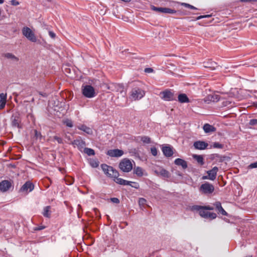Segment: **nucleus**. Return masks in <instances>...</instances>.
I'll use <instances>...</instances> for the list:
<instances>
[{
	"mask_svg": "<svg viewBox=\"0 0 257 257\" xmlns=\"http://www.w3.org/2000/svg\"><path fill=\"white\" fill-rule=\"evenodd\" d=\"M101 168L104 173L109 178L113 179V180L117 183L121 185L130 184L131 182L127 180L118 178L119 175L118 172L112 166H108L105 164L101 165Z\"/></svg>",
	"mask_w": 257,
	"mask_h": 257,
	"instance_id": "nucleus-1",
	"label": "nucleus"
},
{
	"mask_svg": "<svg viewBox=\"0 0 257 257\" xmlns=\"http://www.w3.org/2000/svg\"><path fill=\"white\" fill-rule=\"evenodd\" d=\"M151 9L152 10L160 13H165L170 14L177 13L178 16L185 15L187 14L186 13H183L180 11H176L175 10L171 9L169 8L156 7L153 5L151 6Z\"/></svg>",
	"mask_w": 257,
	"mask_h": 257,
	"instance_id": "nucleus-2",
	"label": "nucleus"
},
{
	"mask_svg": "<svg viewBox=\"0 0 257 257\" xmlns=\"http://www.w3.org/2000/svg\"><path fill=\"white\" fill-rule=\"evenodd\" d=\"M119 168L124 172H129L133 169V164L129 159L125 158L119 163Z\"/></svg>",
	"mask_w": 257,
	"mask_h": 257,
	"instance_id": "nucleus-3",
	"label": "nucleus"
},
{
	"mask_svg": "<svg viewBox=\"0 0 257 257\" xmlns=\"http://www.w3.org/2000/svg\"><path fill=\"white\" fill-rule=\"evenodd\" d=\"M82 92V94L87 98H92L96 95L94 88L90 85L83 86Z\"/></svg>",
	"mask_w": 257,
	"mask_h": 257,
	"instance_id": "nucleus-4",
	"label": "nucleus"
},
{
	"mask_svg": "<svg viewBox=\"0 0 257 257\" xmlns=\"http://www.w3.org/2000/svg\"><path fill=\"white\" fill-rule=\"evenodd\" d=\"M22 33L29 41L32 42H37V39L34 33L29 27H24L22 29Z\"/></svg>",
	"mask_w": 257,
	"mask_h": 257,
	"instance_id": "nucleus-5",
	"label": "nucleus"
},
{
	"mask_svg": "<svg viewBox=\"0 0 257 257\" xmlns=\"http://www.w3.org/2000/svg\"><path fill=\"white\" fill-rule=\"evenodd\" d=\"M11 125L13 127L21 128V114L19 112L13 113L11 117Z\"/></svg>",
	"mask_w": 257,
	"mask_h": 257,
	"instance_id": "nucleus-6",
	"label": "nucleus"
},
{
	"mask_svg": "<svg viewBox=\"0 0 257 257\" xmlns=\"http://www.w3.org/2000/svg\"><path fill=\"white\" fill-rule=\"evenodd\" d=\"M214 190V186L208 182L202 184L199 188V191L202 194L206 195L212 193Z\"/></svg>",
	"mask_w": 257,
	"mask_h": 257,
	"instance_id": "nucleus-7",
	"label": "nucleus"
},
{
	"mask_svg": "<svg viewBox=\"0 0 257 257\" xmlns=\"http://www.w3.org/2000/svg\"><path fill=\"white\" fill-rule=\"evenodd\" d=\"M145 94V91L141 88L135 87L132 90L131 97L135 100H138L141 99Z\"/></svg>",
	"mask_w": 257,
	"mask_h": 257,
	"instance_id": "nucleus-8",
	"label": "nucleus"
},
{
	"mask_svg": "<svg viewBox=\"0 0 257 257\" xmlns=\"http://www.w3.org/2000/svg\"><path fill=\"white\" fill-rule=\"evenodd\" d=\"M192 211H197L199 212V215L206 219L210 218L211 219H213L216 218L217 215L216 213L213 212H209L206 210H204L203 209H200L199 210H190Z\"/></svg>",
	"mask_w": 257,
	"mask_h": 257,
	"instance_id": "nucleus-9",
	"label": "nucleus"
},
{
	"mask_svg": "<svg viewBox=\"0 0 257 257\" xmlns=\"http://www.w3.org/2000/svg\"><path fill=\"white\" fill-rule=\"evenodd\" d=\"M34 189V185L33 183L30 181H28L21 187L19 190V192L27 194L32 191Z\"/></svg>",
	"mask_w": 257,
	"mask_h": 257,
	"instance_id": "nucleus-10",
	"label": "nucleus"
},
{
	"mask_svg": "<svg viewBox=\"0 0 257 257\" xmlns=\"http://www.w3.org/2000/svg\"><path fill=\"white\" fill-rule=\"evenodd\" d=\"M160 95L161 98L165 101H172L174 99V93L168 89L161 92Z\"/></svg>",
	"mask_w": 257,
	"mask_h": 257,
	"instance_id": "nucleus-11",
	"label": "nucleus"
},
{
	"mask_svg": "<svg viewBox=\"0 0 257 257\" xmlns=\"http://www.w3.org/2000/svg\"><path fill=\"white\" fill-rule=\"evenodd\" d=\"M162 151L164 155L166 157H171L173 155V148L169 145L162 146Z\"/></svg>",
	"mask_w": 257,
	"mask_h": 257,
	"instance_id": "nucleus-12",
	"label": "nucleus"
},
{
	"mask_svg": "<svg viewBox=\"0 0 257 257\" xmlns=\"http://www.w3.org/2000/svg\"><path fill=\"white\" fill-rule=\"evenodd\" d=\"M12 187L11 181L5 180L0 182V191L5 192L9 190Z\"/></svg>",
	"mask_w": 257,
	"mask_h": 257,
	"instance_id": "nucleus-13",
	"label": "nucleus"
},
{
	"mask_svg": "<svg viewBox=\"0 0 257 257\" xmlns=\"http://www.w3.org/2000/svg\"><path fill=\"white\" fill-rule=\"evenodd\" d=\"M123 154V151L117 149L109 150L107 152V155L111 157H120Z\"/></svg>",
	"mask_w": 257,
	"mask_h": 257,
	"instance_id": "nucleus-14",
	"label": "nucleus"
},
{
	"mask_svg": "<svg viewBox=\"0 0 257 257\" xmlns=\"http://www.w3.org/2000/svg\"><path fill=\"white\" fill-rule=\"evenodd\" d=\"M108 89L111 91H119L122 93L123 91L124 87L121 84L111 83L108 86Z\"/></svg>",
	"mask_w": 257,
	"mask_h": 257,
	"instance_id": "nucleus-15",
	"label": "nucleus"
},
{
	"mask_svg": "<svg viewBox=\"0 0 257 257\" xmlns=\"http://www.w3.org/2000/svg\"><path fill=\"white\" fill-rule=\"evenodd\" d=\"M208 144L204 141H198L194 143V147L196 149L202 150L208 147Z\"/></svg>",
	"mask_w": 257,
	"mask_h": 257,
	"instance_id": "nucleus-16",
	"label": "nucleus"
},
{
	"mask_svg": "<svg viewBox=\"0 0 257 257\" xmlns=\"http://www.w3.org/2000/svg\"><path fill=\"white\" fill-rule=\"evenodd\" d=\"M155 172L158 175L161 176L163 177L168 178L170 177V173L169 171L164 168H159L155 171Z\"/></svg>",
	"mask_w": 257,
	"mask_h": 257,
	"instance_id": "nucleus-17",
	"label": "nucleus"
},
{
	"mask_svg": "<svg viewBox=\"0 0 257 257\" xmlns=\"http://www.w3.org/2000/svg\"><path fill=\"white\" fill-rule=\"evenodd\" d=\"M218 170V167H214L211 170L208 171L207 173L208 174L209 179L211 180H215L216 177Z\"/></svg>",
	"mask_w": 257,
	"mask_h": 257,
	"instance_id": "nucleus-18",
	"label": "nucleus"
},
{
	"mask_svg": "<svg viewBox=\"0 0 257 257\" xmlns=\"http://www.w3.org/2000/svg\"><path fill=\"white\" fill-rule=\"evenodd\" d=\"M174 164L177 166H181L183 169H186L188 167L187 162L180 158L175 159L174 161Z\"/></svg>",
	"mask_w": 257,
	"mask_h": 257,
	"instance_id": "nucleus-19",
	"label": "nucleus"
},
{
	"mask_svg": "<svg viewBox=\"0 0 257 257\" xmlns=\"http://www.w3.org/2000/svg\"><path fill=\"white\" fill-rule=\"evenodd\" d=\"M200 209H203L204 210H213L214 209V208L209 205L201 206V205H192L191 206H190V210H199Z\"/></svg>",
	"mask_w": 257,
	"mask_h": 257,
	"instance_id": "nucleus-20",
	"label": "nucleus"
},
{
	"mask_svg": "<svg viewBox=\"0 0 257 257\" xmlns=\"http://www.w3.org/2000/svg\"><path fill=\"white\" fill-rule=\"evenodd\" d=\"M216 210H218L219 213H220L222 215L224 216H228L227 213L224 210L221 206V204L220 202L217 201L214 203Z\"/></svg>",
	"mask_w": 257,
	"mask_h": 257,
	"instance_id": "nucleus-21",
	"label": "nucleus"
},
{
	"mask_svg": "<svg viewBox=\"0 0 257 257\" xmlns=\"http://www.w3.org/2000/svg\"><path fill=\"white\" fill-rule=\"evenodd\" d=\"M71 144L73 146H77L78 149L81 151V149L85 146V143L82 140H75L72 142Z\"/></svg>",
	"mask_w": 257,
	"mask_h": 257,
	"instance_id": "nucleus-22",
	"label": "nucleus"
},
{
	"mask_svg": "<svg viewBox=\"0 0 257 257\" xmlns=\"http://www.w3.org/2000/svg\"><path fill=\"white\" fill-rule=\"evenodd\" d=\"M7 102V94L3 93L0 94V110L6 106Z\"/></svg>",
	"mask_w": 257,
	"mask_h": 257,
	"instance_id": "nucleus-23",
	"label": "nucleus"
},
{
	"mask_svg": "<svg viewBox=\"0 0 257 257\" xmlns=\"http://www.w3.org/2000/svg\"><path fill=\"white\" fill-rule=\"evenodd\" d=\"M203 130L206 133H210L215 132L216 128L213 126L208 123H205L203 127Z\"/></svg>",
	"mask_w": 257,
	"mask_h": 257,
	"instance_id": "nucleus-24",
	"label": "nucleus"
},
{
	"mask_svg": "<svg viewBox=\"0 0 257 257\" xmlns=\"http://www.w3.org/2000/svg\"><path fill=\"white\" fill-rule=\"evenodd\" d=\"M77 128L79 130L85 132L87 134L91 135L92 134V130L90 127L85 125V124H81L79 126H78Z\"/></svg>",
	"mask_w": 257,
	"mask_h": 257,
	"instance_id": "nucleus-25",
	"label": "nucleus"
},
{
	"mask_svg": "<svg viewBox=\"0 0 257 257\" xmlns=\"http://www.w3.org/2000/svg\"><path fill=\"white\" fill-rule=\"evenodd\" d=\"M178 101L181 103H188L190 102L189 99L185 93H181L178 95Z\"/></svg>",
	"mask_w": 257,
	"mask_h": 257,
	"instance_id": "nucleus-26",
	"label": "nucleus"
},
{
	"mask_svg": "<svg viewBox=\"0 0 257 257\" xmlns=\"http://www.w3.org/2000/svg\"><path fill=\"white\" fill-rule=\"evenodd\" d=\"M5 58L10 59L13 61L17 62L19 61V58L15 56L14 54L11 53H7L4 54Z\"/></svg>",
	"mask_w": 257,
	"mask_h": 257,
	"instance_id": "nucleus-27",
	"label": "nucleus"
},
{
	"mask_svg": "<svg viewBox=\"0 0 257 257\" xmlns=\"http://www.w3.org/2000/svg\"><path fill=\"white\" fill-rule=\"evenodd\" d=\"M51 207L50 206H46L44 208L42 214L45 217L50 218L51 216L50 209Z\"/></svg>",
	"mask_w": 257,
	"mask_h": 257,
	"instance_id": "nucleus-28",
	"label": "nucleus"
},
{
	"mask_svg": "<svg viewBox=\"0 0 257 257\" xmlns=\"http://www.w3.org/2000/svg\"><path fill=\"white\" fill-rule=\"evenodd\" d=\"M134 174H136L138 177H142L143 176V170L140 167L135 168L134 170Z\"/></svg>",
	"mask_w": 257,
	"mask_h": 257,
	"instance_id": "nucleus-29",
	"label": "nucleus"
},
{
	"mask_svg": "<svg viewBox=\"0 0 257 257\" xmlns=\"http://www.w3.org/2000/svg\"><path fill=\"white\" fill-rule=\"evenodd\" d=\"M193 158L197 161V162L200 165H203L204 164V159L202 156L194 155H193Z\"/></svg>",
	"mask_w": 257,
	"mask_h": 257,
	"instance_id": "nucleus-30",
	"label": "nucleus"
},
{
	"mask_svg": "<svg viewBox=\"0 0 257 257\" xmlns=\"http://www.w3.org/2000/svg\"><path fill=\"white\" fill-rule=\"evenodd\" d=\"M206 68H209L212 70H214L217 67V64L216 62L214 61H211L210 62H207L206 63V65L204 66Z\"/></svg>",
	"mask_w": 257,
	"mask_h": 257,
	"instance_id": "nucleus-31",
	"label": "nucleus"
},
{
	"mask_svg": "<svg viewBox=\"0 0 257 257\" xmlns=\"http://www.w3.org/2000/svg\"><path fill=\"white\" fill-rule=\"evenodd\" d=\"M84 152L88 156H93L95 155V151L94 150L88 148H85L84 149Z\"/></svg>",
	"mask_w": 257,
	"mask_h": 257,
	"instance_id": "nucleus-32",
	"label": "nucleus"
},
{
	"mask_svg": "<svg viewBox=\"0 0 257 257\" xmlns=\"http://www.w3.org/2000/svg\"><path fill=\"white\" fill-rule=\"evenodd\" d=\"M99 161L97 160L90 159L89 164L90 166L93 168H97L99 166Z\"/></svg>",
	"mask_w": 257,
	"mask_h": 257,
	"instance_id": "nucleus-33",
	"label": "nucleus"
},
{
	"mask_svg": "<svg viewBox=\"0 0 257 257\" xmlns=\"http://www.w3.org/2000/svg\"><path fill=\"white\" fill-rule=\"evenodd\" d=\"M141 140L144 143L150 144L151 142V138L148 136H144L141 137Z\"/></svg>",
	"mask_w": 257,
	"mask_h": 257,
	"instance_id": "nucleus-34",
	"label": "nucleus"
},
{
	"mask_svg": "<svg viewBox=\"0 0 257 257\" xmlns=\"http://www.w3.org/2000/svg\"><path fill=\"white\" fill-rule=\"evenodd\" d=\"M34 138L36 139H39L41 140L42 138L41 132H38L37 130H34Z\"/></svg>",
	"mask_w": 257,
	"mask_h": 257,
	"instance_id": "nucleus-35",
	"label": "nucleus"
},
{
	"mask_svg": "<svg viewBox=\"0 0 257 257\" xmlns=\"http://www.w3.org/2000/svg\"><path fill=\"white\" fill-rule=\"evenodd\" d=\"M220 158L221 159L219 160H218V162L219 163H222L224 161H229L230 160V158L226 156H221V157Z\"/></svg>",
	"mask_w": 257,
	"mask_h": 257,
	"instance_id": "nucleus-36",
	"label": "nucleus"
},
{
	"mask_svg": "<svg viewBox=\"0 0 257 257\" xmlns=\"http://www.w3.org/2000/svg\"><path fill=\"white\" fill-rule=\"evenodd\" d=\"M128 182H131V183H130V184H126V185H130L131 187L135 188L136 189H139L140 188V185L138 183L135 182L129 181H128Z\"/></svg>",
	"mask_w": 257,
	"mask_h": 257,
	"instance_id": "nucleus-37",
	"label": "nucleus"
},
{
	"mask_svg": "<svg viewBox=\"0 0 257 257\" xmlns=\"http://www.w3.org/2000/svg\"><path fill=\"white\" fill-rule=\"evenodd\" d=\"M181 5L185 7L186 8H189L190 9L198 10V9L197 8H196V7H194L193 6H192L189 4H187V3H181Z\"/></svg>",
	"mask_w": 257,
	"mask_h": 257,
	"instance_id": "nucleus-38",
	"label": "nucleus"
},
{
	"mask_svg": "<svg viewBox=\"0 0 257 257\" xmlns=\"http://www.w3.org/2000/svg\"><path fill=\"white\" fill-rule=\"evenodd\" d=\"M212 147L214 148L222 149L223 148V145L218 142H214L212 145Z\"/></svg>",
	"mask_w": 257,
	"mask_h": 257,
	"instance_id": "nucleus-39",
	"label": "nucleus"
},
{
	"mask_svg": "<svg viewBox=\"0 0 257 257\" xmlns=\"http://www.w3.org/2000/svg\"><path fill=\"white\" fill-rule=\"evenodd\" d=\"M64 123L68 127H72L73 126V122L70 119H66Z\"/></svg>",
	"mask_w": 257,
	"mask_h": 257,
	"instance_id": "nucleus-40",
	"label": "nucleus"
},
{
	"mask_svg": "<svg viewBox=\"0 0 257 257\" xmlns=\"http://www.w3.org/2000/svg\"><path fill=\"white\" fill-rule=\"evenodd\" d=\"M210 96L211 97L210 100L212 101H216V102H217L220 99V96L218 95L215 94V95H211Z\"/></svg>",
	"mask_w": 257,
	"mask_h": 257,
	"instance_id": "nucleus-41",
	"label": "nucleus"
},
{
	"mask_svg": "<svg viewBox=\"0 0 257 257\" xmlns=\"http://www.w3.org/2000/svg\"><path fill=\"white\" fill-rule=\"evenodd\" d=\"M151 152L153 156H156L158 154V150L155 147L151 148Z\"/></svg>",
	"mask_w": 257,
	"mask_h": 257,
	"instance_id": "nucleus-42",
	"label": "nucleus"
},
{
	"mask_svg": "<svg viewBox=\"0 0 257 257\" xmlns=\"http://www.w3.org/2000/svg\"><path fill=\"white\" fill-rule=\"evenodd\" d=\"M54 139L59 144H63V139L60 138V137H59L57 136H55L54 137Z\"/></svg>",
	"mask_w": 257,
	"mask_h": 257,
	"instance_id": "nucleus-43",
	"label": "nucleus"
},
{
	"mask_svg": "<svg viewBox=\"0 0 257 257\" xmlns=\"http://www.w3.org/2000/svg\"><path fill=\"white\" fill-rule=\"evenodd\" d=\"M147 200L143 198H140L139 200V204L140 205H144L146 204Z\"/></svg>",
	"mask_w": 257,
	"mask_h": 257,
	"instance_id": "nucleus-44",
	"label": "nucleus"
},
{
	"mask_svg": "<svg viewBox=\"0 0 257 257\" xmlns=\"http://www.w3.org/2000/svg\"><path fill=\"white\" fill-rule=\"evenodd\" d=\"M249 124L251 125H257V119H251L249 122Z\"/></svg>",
	"mask_w": 257,
	"mask_h": 257,
	"instance_id": "nucleus-45",
	"label": "nucleus"
},
{
	"mask_svg": "<svg viewBox=\"0 0 257 257\" xmlns=\"http://www.w3.org/2000/svg\"><path fill=\"white\" fill-rule=\"evenodd\" d=\"M248 168L249 169H253V168H257V162H254V163H251L249 166H248Z\"/></svg>",
	"mask_w": 257,
	"mask_h": 257,
	"instance_id": "nucleus-46",
	"label": "nucleus"
},
{
	"mask_svg": "<svg viewBox=\"0 0 257 257\" xmlns=\"http://www.w3.org/2000/svg\"><path fill=\"white\" fill-rule=\"evenodd\" d=\"M10 3L14 6H17L20 4L19 2L17 0H11Z\"/></svg>",
	"mask_w": 257,
	"mask_h": 257,
	"instance_id": "nucleus-47",
	"label": "nucleus"
},
{
	"mask_svg": "<svg viewBox=\"0 0 257 257\" xmlns=\"http://www.w3.org/2000/svg\"><path fill=\"white\" fill-rule=\"evenodd\" d=\"M110 200L112 202L116 204H118L119 203V200L117 198L113 197L111 198Z\"/></svg>",
	"mask_w": 257,
	"mask_h": 257,
	"instance_id": "nucleus-48",
	"label": "nucleus"
},
{
	"mask_svg": "<svg viewBox=\"0 0 257 257\" xmlns=\"http://www.w3.org/2000/svg\"><path fill=\"white\" fill-rule=\"evenodd\" d=\"M241 2L243 3H254L257 2V0H240Z\"/></svg>",
	"mask_w": 257,
	"mask_h": 257,
	"instance_id": "nucleus-49",
	"label": "nucleus"
},
{
	"mask_svg": "<svg viewBox=\"0 0 257 257\" xmlns=\"http://www.w3.org/2000/svg\"><path fill=\"white\" fill-rule=\"evenodd\" d=\"M146 73H152L154 71V70L152 68H146L144 70Z\"/></svg>",
	"mask_w": 257,
	"mask_h": 257,
	"instance_id": "nucleus-50",
	"label": "nucleus"
},
{
	"mask_svg": "<svg viewBox=\"0 0 257 257\" xmlns=\"http://www.w3.org/2000/svg\"><path fill=\"white\" fill-rule=\"evenodd\" d=\"M49 35L53 39H54L56 37V34L52 31H49Z\"/></svg>",
	"mask_w": 257,
	"mask_h": 257,
	"instance_id": "nucleus-51",
	"label": "nucleus"
},
{
	"mask_svg": "<svg viewBox=\"0 0 257 257\" xmlns=\"http://www.w3.org/2000/svg\"><path fill=\"white\" fill-rule=\"evenodd\" d=\"M45 228L44 226H40L38 227H36L35 228V230H41Z\"/></svg>",
	"mask_w": 257,
	"mask_h": 257,
	"instance_id": "nucleus-52",
	"label": "nucleus"
},
{
	"mask_svg": "<svg viewBox=\"0 0 257 257\" xmlns=\"http://www.w3.org/2000/svg\"><path fill=\"white\" fill-rule=\"evenodd\" d=\"M215 156L216 157V162H218V160H219L221 159L220 157H221V155L218 154H215Z\"/></svg>",
	"mask_w": 257,
	"mask_h": 257,
	"instance_id": "nucleus-53",
	"label": "nucleus"
},
{
	"mask_svg": "<svg viewBox=\"0 0 257 257\" xmlns=\"http://www.w3.org/2000/svg\"><path fill=\"white\" fill-rule=\"evenodd\" d=\"M39 95H40L41 96H42L44 97H46L47 96V94L46 93H43L42 92H39Z\"/></svg>",
	"mask_w": 257,
	"mask_h": 257,
	"instance_id": "nucleus-54",
	"label": "nucleus"
},
{
	"mask_svg": "<svg viewBox=\"0 0 257 257\" xmlns=\"http://www.w3.org/2000/svg\"><path fill=\"white\" fill-rule=\"evenodd\" d=\"M203 18H204V15L199 16H198V17H197L196 18L195 20H200V19H203Z\"/></svg>",
	"mask_w": 257,
	"mask_h": 257,
	"instance_id": "nucleus-55",
	"label": "nucleus"
},
{
	"mask_svg": "<svg viewBox=\"0 0 257 257\" xmlns=\"http://www.w3.org/2000/svg\"><path fill=\"white\" fill-rule=\"evenodd\" d=\"M210 159L211 160H215L216 159V157L215 156V154L211 155Z\"/></svg>",
	"mask_w": 257,
	"mask_h": 257,
	"instance_id": "nucleus-56",
	"label": "nucleus"
},
{
	"mask_svg": "<svg viewBox=\"0 0 257 257\" xmlns=\"http://www.w3.org/2000/svg\"><path fill=\"white\" fill-rule=\"evenodd\" d=\"M176 174L178 175V176H181L182 177V174L180 173L179 172H178V173H176Z\"/></svg>",
	"mask_w": 257,
	"mask_h": 257,
	"instance_id": "nucleus-57",
	"label": "nucleus"
},
{
	"mask_svg": "<svg viewBox=\"0 0 257 257\" xmlns=\"http://www.w3.org/2000/svg\"><path fill=\"white\" fill-rule=\"evenodd\" d=\"M204 18H209L211 16V15H204Z\"/></svg>",
	"mask_w": 257,
	"mask_h": 257,
	"instance_id": "nucleus-58",
	"label": "nucleus"
},
{
	"mask_svg": "<svg viewBox=\"0 0 257 257\" xmlns=\"http://www.w3.org/2000/svg\"><path fill=\"white\" fill-rule=\"evenodd\" d=\"M203 179H209V178H208V176H203Z\"/></svg>",
	"mask_w": 257,
	"mask_h": 257,
	"instance_id": "nucleus-59",
	"label": "nucleus"
},
{
	"mask_svg": "<svg viewBox=\"0 0 257 257\" xmlns=\"http://www.w3.org/2000/svg\"><path fill=\"white\" fill-rule=\"evenodd\" d=\"M4 0H0V4H2L4 3Z\"/></svg>",
	"mask_w": 257,
	"mask_h": 257,
	"instance_id": "nucleus-60",
	"label": "nucleus"
},
{
	"mask_svg": "<svg viewBox=\"0 0 257 257\" xmlns=\"http://www.w3.org/2000/svg\"><path fill=\"white\" fill-rule=\"evenodd\" d=\"M246 257H252V256L251 255H247V256H246Z\"/></svg>",
	"mask_w": 257,
	"mask_h": 257,
	"instance_id": "nucleus-61",
	"label": "nucleus"
},
{
	"mask_svg": "<svg viewBox=\"0 0 257 257\" xmlns=\"http://www.w3.org/2000/svg\"><path fill=\"white\" fill-rule=\"evenodd\" d=\"M47 2H51L52 0H46Z\"/></svg>",
	"mask_w": 257,
	"mask_h": 257,
	"instance_id": "nucleus-62",
	"label": "nucleus"
}]
</instances>
